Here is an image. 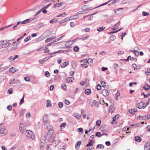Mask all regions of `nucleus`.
Segmentation results:
<instances>
[{"mask_svg":"<svg viewBox=\"0 0 150 150\" xmlns=\"http://www.w3.org/2000/svg\"><path fill=\"white\" fill-rule=\"evenodd\" d=\"M8 46L7 40H4L0 41V47L3 48H5Z\"/></svg>","mask_w":150,"mask_h":150,"instance_id":"1","label":"nucleus"},{"mask_svg":"<svg viewBox=\"0 0 150 150\" xmlns=\"http://www.w3.org/2000/svg\"><path fill=\"white\" fill-rule=\"evenodd\" d=\"M52 133V132L47 133L45 137L44 141L46 142H48L51 137Z\"/></svg>","mask_w":150,"mask_h":150,"instance_id":"2","label":"nucleus"},{"mask_svg":"<svg viewBox=\"0 0 150 150\" xmlns=\"http://www.w3.org/2000/svg\"><path fill=\"white\" fill-rule=\"evenodd\" d=\"M7 133V131L6 129L3 127H0V134L3 135H5Z\"/></svg>","mask_w":150,"mask_h":150,"instance_id":"3","label":"nucleus"},{"mask_svg":"<svg viewBox=\"0 0 150 150\" xmlns=\"http://www.w3.org/2000/svg\"><path fill=\"white\" fill-rule=\"evenodd\" d=\"M35 137V135L34 133L31 131L29 130V138L31 139H34Z\"/></svg>","mask_w":150,"mask_h":150,"instance_id":"4","label":"nucleus"},{"mask_svg":"<svg viewBox=\"0 0 150 150\" xmlns=\"http://www.w3.org/2000/svg\"><path fill=\"white\" fill-rule=\"evenodd\" d=\"M59 140L58 137H55L53 140V144L55 147L59 143Z\"/></svg>","mask_w":150,"mask_h":150,"instance_id":"5","label":"nucleus"},{"mask_svg":"<svg viewBox=\"0 0 150 150\" xmlns=\"http://www.w3.org/2000/svg\"><path fill=\"white\" fill-rule=\"evenodd\" d=\"M102 94L104 96H106L109 94V91L106 89H105L102 91Z\"/></svg>","mask_w":150,"mask_h":150,"instance_id":"6","label":"nucleus"},{"mask_svg":"<svg viewBox=\"0 0 150 150\" xmlns=\"http://www.w3.org/2000/svg\"><path fill=\"white\" fill-rule=\"evenodd\" d=\"M144 150H149L150 149V143L147 142L144 145Z\"/></svg>","mask_w":150,"mask_h":150,"instance_id":"7","label":"nucleus"},{"mask_svg":"<svg viewBox=\"0 0 150 150\" xmlns=\"http://www.w3.org/2000/svg\"><path fill=\"white\" fill-rule=\"evenodd\" d=\"M115 108L112 105L111 106L109 109V112L112 114L113 112L115 110Z\"/></svg>","mask_w":150,"mask_h":150,"instance_id":"8","label":"nucleus"},{"mask_svg":"<svg viewBox=\"0 0 150 150\" xmlns=\"http://www.w3.org/2000/svg\"><path fill=\"white\" fill-rule=\"evenodd\" d=\"M7 42L8 46L10 45H12L16 43V41H15V40L14 39H12L11 40H8Z\"/></svg>","mask_w":150,"mask_h":150,"instance_id":"9","label":"nucleus"},{"mask_svg":"<svg viewBox=\"0 0 150 150\" xmlns=\"http://www.w3.org/2000/svg\"><path fill=\"white\" fill-rule=\"evenodd\" d=\"M144 104L142 102H141L138 103L137 105V107L139 109H141L144 107Z\"/></svg>","mask_w":150,"mask_h":150,"instance_id":"10","label":"nucleus"},{"mask_svg":"<svg viewBox=\"0 0 150 150\" xmlns=\"http://www.w3.org/2000/svg\"><path fill=\"white\" fill-rule=\"evenodd\" d=\"M137 109H131L129 110V112L131 114H132V115H134L135 112H137Z\"/></svg>","mask_w":150,"mask_h":150,"instance_id":"11","label":"nucleus"},{"mask_svg":"<svg viewBox=\"0 0 150 150\" xmlns=\"http://www.w3.org/2000/svg\"><path fill=\"white\" fill-rule=\"evenodd\" d=\"M135 141L137 142H140L142 140L141 138L139 136H136L134 137Z\"/></svg>","mask_w":150,"mask_h":150,"instance_id":"12","label":"nucleus"},{"mask_svg":"<svg viewBox=\"0 0 150 150\" xmlns=\"http://www.w3.org/2000/svg\"><path fill=\"white\" fill-rule=\"evenodd\" d=\"M81 144V141H79L76 143L75 145V148L76 149H79Z\"/></svg>","mask_w":150,"mask_h":150,"instance_id":"13","label":"nucleus"},{"mask_svg":"<svg viewBox=\"0 0 150 150\" xmlns=\"http://www.w3.org/2000/svg\"><path fill=\"white\" fill-rule=\"evenodd\" d=\"M74 80V79L72 77L67 78L66 79V82L69 83L70 82L73 81Z\"/></svg>","mask_w":150,"mask_h":150,"instance_id":"14","label":"nucleus"},{"mask_svg":"<svg viewBox=\"0 0 150 150\" xmlns=\"http://www.w3.org/2000/svg\"><path fill=\"white\" fill-rule=\"evenodd\" d=\"M69 63L68 61H66L64 62L63 64L62 65H61V67L62 68H64L66 67L67 65L69 64Z\"/></svg>","mask_w":150,"mask_h":150,"instance_id":"15","label":"nucleus"},{"mask_svg":"<svg viewBox=\"0 0 150 150\" xmlns=\"http://www.w3.org/2000/svg\"><path fill=\"white\" fill-rule=\"evenodd\" d=\"M17 71L18 70H16V69L13 67H11L9 70V71L12 73H14Z\"/></svg>","mask_w":150,"mask_h":150,"instance_id":"16","label":"nucleus"},{"mask_svg":"<svg viewBox=\"0 0 150 150\" xmlns=\"http://www.w3.org/2000/svg\"><path fill=\"white\" fill-rule=\"evenodd\" d=\"M52 106V104L51 103V101L49 100H47L46 106L47 107H50Z\"/></svg>","mask_w":150,"mask_h":150,"instance_id":"17","label":"nucleus"},{"mask_svg":"<svg viewBox=\"0 0 150 150\" xmlns=\"http://www.w3.org/2000/svg\"><path fill=\"white\" fill-rule=\"evenodd\" d=\"M47 128L49 131L53 132V131H52L53 127L51 125H49L47 127Z\"/></svg>","mask_w":150,"mask_h":150,"instance_id":"18","label":"nucleus"},{"mask_svg":"<svg viewBox=\"0 0 150 150\" xmlns=\"http://www.w3.org/2000/svg\"><path fill=\"white\" fill-rule=\"evenodd\" d=\"M91 91L90 89H86L85 91V93L87 95H89L91 94Z\"/></svg>","mask_w":150,"mask_h":150,"instance_id":"19","label":"nucleus"},{"mask_svg":"<svg viewBox=\"0 0 150 150\" xmlns=\"http://www.w3.org/2000/svg\"><path fill=\"white\" fill-rule=\"evenodd\" d=\"M67 16V13L64 12L63 13H61L60 14L58 15L57 16V17H65Z\"/></svg>","mask_w":150,"mask_h":150,"instance_id":"20","label":"nucleus"},{"mask_svg":"<svg viewBox=\"0 0 150 150\" xmlns=\"http://www.w3.org/2000/svg\"><path fill=\"white\" fill-rule=\"evenodd\" d=\"M90 37V36L89 35H88L86 36H84L82 38H78V39L79 40L82 39L83 40H85L88 38Z\"/></svg>","mask_w":150,"mask_h":150,"instance_id":"21","label":"nucleus"},{"mask_svg":"<svg viewBox=\"0 0 150 150\" xmlns=\"http://www.w3.org/2000/svg\"><path fill=\"white\" fill-rule=\"evenodd\" d=\"M105 27H104V26L101 27H99V28H98L97 29V30L98 31L101 32V31H103V30H104L105 29Z\"/></svg>","mask_w":150,"mask_h":150,"instance_id":"22","label":"nucleus"},{"mask_svg":"<svg viewBox=\"0 0 150 150\" xmlns=\"http://www.w3.org/2000/svg\"><path fill=\"white\" fill-rule=\"evenodd\" d=\"M99 148L100 149H103L104 148V145L102 144H98L96 147V148L98 149Z\"/></svg>","mask_w":150,"mask_h":150,"instance_id":"23","label":"nucleus"},{"mask_svg":"<svg viewBox=\"0 0 150 150\" xmlns=\"http://www.w3.org/2000/svg\"><path fill=\"white\" fill-rule=\"evenodd\" d=\"M111 1H109L108 2H105V3L104 4H101V5L99 6H96V7H95L94 8L95 9V8H98L102 6H104V5H106L109 2H110Z\"/></svg>","mask_w":150,"mask_h":150,"instance_id":"24","label":"nucleus"},{"mask_svg":"<svg viewBox=\"0 0 150 150\" xmlns=\"http://www.w3.org/2000/svg\"><path fill=\"white\" fill-rule=\"evenodd\" d=\"M143 88L145 90H148L150 88V86L148 85H146L143 87Z\"/></svg>","mask_w":150,"mask_h":150,"instance_id":"25","label":"nucleus"},{"mask_svg":"<svg viewBox=\"0 0 150 150\" xmlns=\"http://www.w3.org/2000/svg\"><path fill=\"white\" fill-rule=\"evenodd\" d=\"M73 50L75 52H77L79 51V48L78 47L76 46L74 47Z\"/></svg>","mask_w":150,"mask_h":150,"instance_id":"26","label":"nucleus"},{"mask_svg":"<svg viewBox=\"0 0 150 150\" xmlns=\"http://www.w3.org/2000/svg\"><path fill=\"white\" fill-rule=\"evenodd\" d=\"M131 51H133V53L136 56H138L139 55V52L137 50H131Z\"/></svg>","mask_w":150,"mask_h":150,"instance_id":"27","label":"nucleus"},{"mask_svg":"<svg viewBox=\"0 0 150 150\" xmlns=\"http://www.w3.org/2000/svg\"><path fill=\"white\" fill-rule=\"evenodd\" d=\"M92 142H94V141L93 140L92 141H90L88 144H87L86 146V147H88L89 146H91L93 145Z\"/></svg>","mask_w":150,"mask_h":150,"instance_id":"28","label":"nucleus"},{"mask_svg":"<svg viewBox=\"0 0 150 150\" xmlns=\"http://www.w3.org/2000/svg\"><path fill=\"white\" fill-rule=\"evenodd\" d=\"M20 129L21 132L23 133V132L25 131V127H23L21 126L20 127Z\"/></svg>","mask_w":150,"mask_h":150,"instance_id":"29","label":"nucleus"},{"mask_svg":"<svg viewBox=\"0 0 150 150\" xmlns=\"http://www.w3.org/2000/svg\"><path fill=\"white\" fill-rule=\"evenodd\" d=\"M61 87L64 90H66L67 88L66 86L65 83L62 84L61 86Z\"/></svg>","mask_w":150,"mask_h":150,"instance_id":"30","label":"nucleus"},{"mask_svg":"<svg viewBox=\"0 0 150 150\" xmlns=\"http://www.w3.org/2000/svg\"><path fill=\"white\" fill-rule=\"evenodd\" d=\"M66 148L65 145H61L60 146V149L61 150H64Z\"/></svg>","mask_w":150,"mask_h":150,"instance_id":"31","label":"nucleus"},{"mask_svg":"<svg viewBox=\"0 0 150 150\" xmlns=\"http://www.w3.org/2000/svg\"><path fill=\"white\" fill-rule=\"evenodd\" d=\"M6 69V67H4L3 65H1L0 66V70L1 71H3Z\"/></svg>","mask_w":150,"mask_h":150,"instance_id":"32","label":"nucleus"},{"mask_svg":"<svg viewBox=\"0 0 150 150\" xmlns=\"http://www.w3.org/2000/svg\"><path fill=\"white\" fill-rule=\"evenodd\" d=\"M28 23V19H26L21 22V23L22 24H25Z\"/></svg>","mask_w":150,"mask_h":150,"instance_id":"33","label":"nucleus"},{"mask_svg":"<svg viewBox=\"0 0 150 150\" xmlns=\"http://www.w3.org/2000/svg\"><path fill=\"white\" fill-rule=\"evenodd\" d=\"M119 117V115L118 114L115 115L114 117H113V121H115L116 120L117 118H118Z\"/></svg>","mask_w":150,"mask_h":150,"instance_id":"34","label":"nucleus"},{"mask_svg":"<svg viewBox=\"0 0 150 150\" xmlns=\"http://www.w3.org/2000/svg\"><path fill=\"white\" fill-rule=\"evenodd\" d=\"M122 4H125L127 3H129V0H123L122 1Z\"/></svg>","mask_w":150,"mask_h":150,"instance_id":"35","label":"nucleus"},{"mask_svg":"<svg viewBox=\"0 0 150 150\" xmlns=\"http://www.w3.org/2000/svg\"><path fill=\"white\" fill-rule=\"evenodd\" d=\"M61 5V3H57L54 4V6L55 8L59 7Z\"/></svg>","mask_w":150,"mask_h":150,"instance_id":"36","label":"nucleus"},{"mask_svg":"<svg viewBox=\"0 0 150 150\" xmlns=\"http://www.w3.org/2000/svg\"><path fill=\"white\" fill-rule=\"evenodd\" d=\"M116 39V37L115 35H112L110 38V40L111 41H113Z\"/></svg>","mask_w":150,"mask_h":150,"instance_id":"37","label":"nucleus"},{"mask_svg":"<svg viewBox=\"0 0 150 150\" xmlns=\"http://www.w3.org/2000/svg\"><path fill=\"white\" fill-rule=\"evenodd\" d=\"M58 105L60 108H62L63 107V103L62 102H60L59 103Z\"/></svg>","mask_w":150,"mask_h":150,"instance_id":"38","label":"nucleus"},{"mask_svg":"<svg viewBox=\"0 0 150 150\" xmlns=\"http://www.w3.org/2000/svg\"><path fill=\"white\" fill-rule=\"evenodd\" d=\"M47 115L45 116L43 118V121L44 122H46L47 121Z\"/></svg>","mask_w":150,"mask_h":150,"instance_id":"39","label":"nucleus"},{"mask_svg":"<svg viewBox=\"0 0 150 150\" xmlns=\"http://www.w3.org/2000/svg\"><path fill=\"white\" fill-rule=\"evenodd\" d=\"M45 76L47 77H49L50 76V74L48 71H46L45 72Z\"/></svg>","mask_w":150,"mask_h":150,"instance_id":"40","label":"nucleus"},{"mask_svg":"<svg viewBox=\"0 0 150 150\" xmlns=\"http://www.w3.org/2000/svg\"><path fill=\"white\" fill-rule=\"evenodd\" d=\"M149 14V13L143 11L142 13V15L144 16H147Z\"/></svg>","mask_w":150,"mask_h":150,"instance_id":"41","label":"nucleus"},{"mask_svg":"<svg viewBox=\"0 0 150 150\" xmlns=\"http://www.w3.org/2000/svg\"><path fill=\"white\" fill-rule=\"evenodd\" d=\"M81 67H83L85 68L88 67V66L86 64H82L81 65Z\"/></svg>","mask_w":150,"mask_h":150,"instance_id":"42","label":"nucleus"},{"mask_svg":"<svg viewBox=\"0 0 150 150\" xmlns=\"http://www.w3.org/2000/svg\"><path fill=\"white\" fill-rule=\"evenodd\" d=\"M13 89L12 88H10L8 91V93L11 94L12 93Z\"/></svg>","mask_w":150,"mask_h":150,"instance_id":"43","label":"nucleus"},{"mask_svg":"<svg viewBox=\"0 0 150 150\" xmlns=\"http://www.w3.org/2000/svg\"><path fill=\"white\" fill-rule=\"evenodd\" d=\"M17 47V44H16L14 45L12 47L11 49L12 50L16 49Z\"/></svg>","mask_w":150,"mask_h":150,"instance_id":"44","label":"nucleus"},{"mask_svg":"<svg viewBox=\"0 0 150 150\" xmlns=\"http://www.w3.org/2000/svg\"><path fill=\"white\" fill-rule=\"evenodd\" d=\"M101 123V121L100 120H98L96 122V125L99 126L100 125V124Z\"/></svg>","mask_w":150,"mask_h":150,"instance_id":"45","label":"nucleus"},{"mask_svg":"<svg viewBox=\"0 0 150 150\" xmlns=\"http://www.w3.org/2000/svg\"><path fill=\"white\" fill-rule=\"evenodd\" d=\"M52 40H51V38H50H50H48L45 41V42H46V43H47V42H49L50 41H51Z\"/></svg>","mask_w":150,"mask_h":150,"instance_id":"46","label":"nucleus"},{"mask_svg":"<svg viewBox=\"0 0 150 150\" xmlns=\"http://www.w3.org/2000/svg\"><path fill=\"white\" fill-rule=\"evenodd\" d=\"M57 22V20L54 19L53 20H51L50 21V23H56Z\"/></svg>","mask_w":150,"mask_h":150,"instance_id":"47","label":"nucleus"},{"mask_svg":"<svg viewBox=\"0 0 150 150\" xmlns=\"http://www.w3.org/2000/svg\"><path fill=\"white\" fill-rule=\"evenodd\" d=\"M101 86L100 84H98L97 86V89L98 90H99L101 89Z\"/></svg>","mask_w":150,"mask_h":150,"instance_id":"48","label":"nucleus"},{"mask_svg":"<svg viewBox=\"0 0 150 150\" xmlns=\"http://www.w3.org/2000/svg\"><path fill=\"white\" fill-rule=\"evenodd\" d=\"M101 133L100 132H97L96 134V136L97 137H100L101 136H100V135H101Z\"/></svg>","mask_w":150,"mask_h":150,"instance_id":"49","label":"nucleus"},{"mask_svg":"<svg viewBox=\"0 0 150 150\" xmlns=\"http://www.w3.org/2000/svg\"><path fill=\"white\" fill-rule=\"evenodd\" d=\"M120 95V91L118 90L115 94V95L117 97H118Z\"/></svg>","mask_w":150,"mask_h":150,"instance_id":"50","label":"nucleus"},{"mask_svg":"<svg viewBox=\"0 0 150 150\" xmlns=\"http://www.w3.org/2000/svg\"><path fill=\"white\" fill-rule=\"evenodd\" d=\"M26 35V33H24V35L22 36L20 38H19L17 40V41L18 42V41H19V40H21L22 38H23V37L25 35Z\"/></svg>","mask_w":150,"mask_h":150,"instance_id":"51","label":"nucleus"},{"mask_svg":"<svg viewBox=\"0 0 150 150\" xmlns=\"http://www.w3.org/2000/svg\"><path fill=\"white\" fill-rule=\"evenodd\" d=\"M53 43V42H51L50 43H48V44L46 45L45 46V47L47 48L48 47L50 46Z\"/></svg>","mask_w":150,"mask_h":150,"instance_id":"52","label":"nucleus"},{"mask_svg":"<svg viewBox=\"0 0 150 150\" xmlns=\"http://www.w3.org/2000/svg\"><path fill=\"white\" fill-rule=\"evenodd\" d=\"M141 117H142V119L143 120H147V118H146V115L142 116Z\"/></svg>","mask_w":150,"mask_h":150,"instance_id":"53","label":"nucleus"},{"mask_svg":"<svg viewBox=\"0 0 150 150\" xmlns=\"http://www.w3.org/2000/svg\"><path fill=\"white\" fill-rule=\"evenodd\" d=\"M132 66L134 68V69H137V65L135 64H132ZM139 68H137V69H139Z\"/></svg>","mask_w":150,"mask_h":150,"instance_id":"54","label":"nucleus"},{"mask_svg":"<svg viewBox=\"0 0 150 150\" xmlns=\"http://www.w3.org/2000/svg\"><path fill=\"white\" fill-rule=\"evenodd\" d=\"M7 109L9 110H11L12 109V107L11 105H8L7 107Z\"/></svg>","mask_w":150,"mask_h":150,"instance_id":"55","label":"nucleus"},{"mask_svg":"<svg viewBox=\"0 0 150 150\" xmlns=\"http://www.w3.org/2000/svg\"><path fill=\"white\" fill-rule=\"evenodd\" d=\"M66 124V123H63L61 124L60 127L61 128H62V127H65Z\"/></svg>","mask_w":150,"mask_h":150,"instance_id":"56","label":"nucleus"},{"mask_svg":"<svg viewBox=\"0 0 150 150\" xmlns=\"http://www.w3.org/2000/svg\"><path fill=\"white\" fill-rule=\"evenodd\" d=\"M13 57L12 56L8 58V59L9 60V61L10 62L13 61H14L15 59H13Z\"/></svg>","mask_w":150,"mask_h":150,"instance_id":"57","label":"nucleus"},{"mask_svg":"<svg viewBox=\"0 0 150 150\" xmlns=\"http://www.w3.org/2000/svg\"><path fill=\"white\" fill-rule=\"evenodd\" d=\"M24 102V96L23 97V98L21 99L20 103V105H21L22 103H23Z\"/></svg>","mask_w":150,"mask_h":150,"instance_id":"58","label":"nucleus"},{"mask_svg":"<svg viewBox=\"0 0 150 150\" xmlns=\"http://www.w3.org/2000/svg\"><path fill=\"white\" fill-rule=\"evenodd\" d=\"M105 143L108 146H109L111 145L109 141H107L105 142Z\"/></svg>","mask_w":150,"mask_h":150,"instance_id":"59","label":"nucleus"},{"mask_svg":"<svg viewBox=\"0 0 150 150\" xmlns=\"http://www.w3.org/2000/svg\"><path fill=\"white\" fill-rule=\"evenodd\" d=\"M87 62L88 63L89 62L92 63L93 62L91 58H89L87 60Z\"/></svg>","mask_w":150,"mask_h":150,"instance_id":"60","label":"nucleus"},{"mask_svg":"<svg viewBox=\"0 0 150 150\" xmlns=\"http://www.w3.org/2000/svg\"><path fill=\"white\" fill-rule=\"evenodd\" d=\"M84 11H81L80 12H78L77 13V15H78L81 14H84L85 13H84Z\"/></svg>","mask_w":150,"mask_h":150,"instance_id":"61","label":"nucleus"},{"mask_svg":"<svg viewBox=\"0 0 150 150\" xmlns=\"http://www.w3.org/2000/svg\"><path fill=\"white\" fill-rule=\"evenodd\" d=\"M101 84L103 87L105 86V83L104 81H102L101 82Z\"/></svg>","mask_w":150,"mask_h":150,"instance_id":"62","label":"nucleus"},{"mask_svg":"<svg viewBox=\"0 0 150 150\" xmlns=\"http://www.w3.org/2000/svg\"><path fill=\"white\" fill-rule=\"evenodd\" d=\"M65 103L67 105H69L70 103V102L68 100H65Z\"/></svg>","mask_w":150,"mask_h":150,"instance_id":"63","label":"nucleus"},{"mask_svg":"<svg viewBox=\"0 0 150 150\" xmlns=\"http://www.w3.org/2000/svg\"><path fill=\"white\" fill-rule=\"evenodd\" d=\"M75 24L73 22H71L70 23V25L72 27H74V26Z\"/></svg>","mask_w":150,"mask_h":150,"instance_id":"64","label":"nucleus"}]
</instances>
